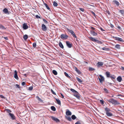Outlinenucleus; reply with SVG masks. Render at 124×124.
I'll return each mask as SVG.
<instances>
[{
    "label": "nucleus",
    "instance_id": "de8ad7c7",
    "mask_svg": "<svg viewBox=\"0 0 124 124\" xmlns=\"http://www.w3.org/2000/svg\"><path fill=\"white\" fill-rule=\"evenodd\" d=\"M102 49L103 50H107V48L105 47H103L102 48Z\"/></svg>",
    "mask_w": 124,
    "mask_h": 124
},
{
    "label": "nucleus",
    "instance_id": "0eeeda50",
    "mask_svg": "<svg viewBox=\"0 0 124 124\" xmlns=\"http://www.w3.org/2000/svg\"><path fill=\"white\" fill-rule=\"evenodd\" d=\"M42 29L44 31H46L47 30V28L46 26L44 24L42 25Z\"/></svg>",
    "mask_w": 124,
    "mask_h": 124
},
{
    "label": "nucleus",
    "instance_id": "a18cd8bd",
    "mask_svg": "<svg viewBox=\"0 0 124 124\" xmlns=\"http://www.w3.org/2000/svg\"><path fill=\"white\" fill-rule=\"evenodd\" d=\"M43 21L44 22L46 23H47V22L46 21L45 19H43Z\"/></svg>",
    "mask_w": 124,
    "mask_h": 124
},
{
    "label": "nucleus",
    "instance_id": "aec40b11",
    "mask_svg": "<svg viewBox=\"0 0 124 124\" xmlns=\"http://www.w3.org/2000/svg\"><path fill=\"white\" fill-rule=\"evenodd\" d=\"M89 39L91 40L92 41L95 42L96 40V39H95V38L92 37H90L89 38Z\"/></svg>",
    "mask_w": 124,
    "mask_h": 124
},
{
    "label": "nucleus",
    "instance_id": "4d7b16f0",
    "mask_svg": "<svg viewBox=\"0 0 124 124\" xmlns=\"http://www.w3.org/2000/svg\"><path fill=\"white\" fill-rule=\"evenodd\" d=\"M0 97L2 98H4V96L2 95H0Z\"/></svg>",
    "mask_w": 124,
    "mask_h": 124
},
{
    "label": "nucleus",
    "instance_id": "6ab92c4d",
    "mask_svg": "<svg viewBox=\"0 0 124 124\" xmlns=\"http://www.w3.org/2000/svg\"><path fill=\"white\" fill-rule=\"evenodd\" d=\"M56 101L57 102V103L59 104V105H60L61 104V101L59 99H56Z\"/></svg>",
    "mask_w": 124,
    "mask_h": 124
},
{
    "label": "nucleus",
    "instance_id": "09e8293b",
    "mask_svg": "<svg viewBox=\"0 0 124 124\" xmlns=\"http://www.w3.org/2000/svg\"><path fill=\"white\" fill-rule=\"evenodd\" d=\"M51 91L52 93L53 94H54V95H55L56 94L53 91V90L52 89L51 90Z\"/></svg>",
    "mask_w": 124,
    "mask_h": 124
},
{
    "label": "nucleus",
    "instance_id": "6e6d98bb",
    "mask_svg": "<svg viewBox=\"0 0 124 124\" xmlns=\"http://www.w3.org/2000/svg\"><path fill=\"white\" fill-rule=\"evenodd\" d=\"M121 69L123 70H124V67H121Z\"/></svg>",
    "mask_w": 124,
    "mask_h": 124
},
{
    "label": "nucleus",
    "instance_id": "a19ab883",
    "mask_svg": "<svg viewBox=\"0 0 124 124\" xmlns=\"http://www.w3.org/2000/svg\"><path fill=\"white\" fill-rule=\"evenodd\" d=\"M105 110L106 111V112H109V111H110V109L109 108H105Z\"/></svg>",
    "mask_w": 124,
    "mask_h": 124
},
{
    "label": "nucleus",
    "instance_id": "4c0bfd02",
    "mask_svg": "<svg viewBox=\"0 0 124 124\" xmlns=\"http://www.w3.org/2000/svg\"><path fill=\"white\" fill-rule=\"evenodd\" d=\"M33 88V87L32 86H30L29 87L28 90H32Z\"/></svg>",
    "mask_w": 124,
    "mask_h": 124
},
{
    "label": "nucleus",
    "instance_id": "72a5a7b5",
    "mask_svg": "<svg viewBox=\"0 0 124 124\" xmlns=\"http://www.w3.org/2000/svg\"><path fill=\"white\" fill-rule=\"evenodd\" d=\"M44 4L46 8L48 9L49 10L50 9V8L46 4V3H44Z\"/></svg>",
    "mask_w": 124,
    "mask_h": 124
},
{
    "label": "nucleus",
    "instance_id": "9b49d317",
    "mask_svg": "<svg viewBox=\"0 0 124 124\" xmlns=\"http://www.w3.org/2000/svg\"><path fill=\"white\" fill-rule=\"evenodd\" d=\"M91 34L94 36H96L97 35V33H95L94 31L92 30L91 31Z\"/></svg>",
    "mask_w": 124,
    "mask_h": 124
},
{
    "label": "nucleus",
    "instance_id": "603ef678",
    "mask_svg": "<svg viewBox=\"0 0 124 124\" xmlns=\"http://www.w3.org/2000/svg\"><path fill=\"white\" fill-rule=\"evenodd\" d=\"M25 82H23L22 84V85H24L25 84Z\"/></svg>",
    "mask_w": 124,
    "mask_h": 124
},
{
    "label": "nucleus",
    "instance_id": "f3484780",
    "mask_svg": "<svg viewBox=\"0 0 124 124\" xmlns=\"http://www.w3.org/2000/svg\"><path fill=\"white\" fill-rule=\"evenodd\" d=\"M117 81L119 82H120L122 80V78L121 77L119 76L117 77Z\"/></svg>",
    "mask_w": 124,
    "mask_h": 124
},
{
    "label": "nucleus",
    "instance_id": "2f4dec72",
    "mask_svg": "<svg viewBox=\"0 0 124 124\" xmlns=\"http://www.w3.org/2000/svg\"><path fill=\"white\" fill-rule=\"evenodd\" d=\"M51 109L52 110H53L54 111H55L56 110V109H55V108L53 106H51Z\"/></svg>",
    "mask_w": 124,
    "mask_h": 124
},
{
    "label": "nucleus",
    "instance_id": "774afa93",
    "mask_svg": "<svg viewBox=\"0 0 124 124\" xmlns=\"http://www.w3.org/2000/svg\"><path fill=\"white\" fill-rule=\"evenodd\" d=\"M118 28L119 29H120V26H118Z\"/></svg>",
    "mask_w": 124,
    "mask_h": 124
},
{
    "label": "nucleus",
    "instance_id": "a211bd4d",
    "mask_svg": "<svg viewBox=\"0 0 124 124\" xmlns=\"http://www.w3.org/2000/svg\"><path fill=\"white\" fill-rule=\"evenodd\" d=\"M106 114L108 116H112V114L109 112H106Z\"/></svg>",
    "mask_w": 124,
    "mask_h": 124
},
{
    "label": "nucleus",
    "instance_id": "3c124183",
    "mask_svg": "<svg viewBox=\"0 0 124 124\" xmlns=\"http://www.w3.org/2000/svg\"><path fill=\"white\" fill-rule=\"evenodd\" d=\"M76 72H77L78 74H79L81 73V72L79 70H78Z\"/></svg>",
    "mask_w": 124,
    "mask_h": 124
},
{
    "label": "nucleus",
    "instance_id": "b1692460",
    "mask_svg": "<svg viewBox=\"0 0 124 124\" xmlns=\"http://www.w3.org/2000/svg\"><path fill=\"white\" fill-rule=\"evenodd\" d=\"M115 47L116 48L119 49L120 48V45H119L117 44L115 46Z\"/></svg>",
    "mask_w": 124,
    "mask_h": 124
},
{
    "label": "nucleus",
    "instance_id": "4468645a",
    "mask_svg": "<svg viewBox=\"0 0 124 124\" xmlns=\"http://www.w3.org/2000/svg\"><path fill=\"white\" fill-rule=\"evenodd\" d=\"M74 95L78 99H80V97L79 96V94L78 92L77 93H75L74 94Z\"/></svg>",
    "mask_w": 124,
    "mask_h": 124
},
{
    "label": "nucleus",
    "instance_id": "58836bf2",
    "mask_svg": "<svg viewBox=\"0 0 124 124\" xmlns=\"http://www.w3.org/2000/svg\"><path fill=\"white\" fill-rule=\"evenodd\" d=\"M89 70L90 71H93L94 70V69L91 67L89 68Z\"/></svg>",
    "mask_w": 124,
    "mask_h": 124
},
{
    "label": "nucleus",
    "instance_id": "2eb2a0df",
    "mask_svg": "<svg viewBox=\"0 0 124 124\" xmlns=\"http://www.w3.org/2000/svg\"><path fill=\"white\" fill-rule=\"evenodd\" d=\"M97 66L98 67H99L100 66H102L103 65V63L102 62H99L97 63Z\"/></svg>",
    "mask_w": 124,
    "mask_h": 124
},
{
    "label": "nucleus",
    "instance_id": "864d4df0",
    "mask_svg": "<svg viewBox=\"0 0 124 124\" xmlns=\"http://www.w3.org/2000/svg\"><path fill=\"white\" fill-rule=\"evenodd\" d=\"M36 17L38 18H40V17L38 15H36Z\"/></svg>",
    "mask_w": 124,
    "mask_h": 124
},
{
    "label": "nucleus",
    "instance_id": "69168bd1",
    "mask_svg": "<svg viewBox=\"0 0 124 124\" xmlns=\"http://www.w3.org/2000/svg\"><path fill=\"white\" fill-rule=\"evenodd\" d=\"M101 30L102 31H104L103 30L102 28H101Z\"/></svg>",
    "mask_w": 124,
    "mask_h": 124
},
{
    "label": "nucleus",
    "instance_id": "7ed1b4c3",
    "mask_svg": "<svg viewBox=\"0 0 124 124\" xmlns=\"http://www.w3.org/2000/svg\"><path fill=\"white\" fill-rule=\"evenodd\" d=\"M67 31L71 33L73 37L75 38L76 37V36L75 33L72 30H70L69 29H67Z\"/></svg>",
    "mask_w": 124,
    "mask_h": 124
},
{
    "label": "nucleus",
    "instance_id": "a878e982",
    "mask_svg": "<svg viewBox=\"0 0 124 124\" xmlns=\"http://www.w3.org/2000/svg\"><path fill=\"white\" fill-rule=\"evenodd\" d=\"M70 91L72 92H73L74 93H78V92L76 91V90H75L72 89H70Z\"/></svg>",
    "mask_w": 124,
    "mask_h": 124
},
{
    "label": "nucleus",
    "instance_id": "f03ea898",
    "mask_svg": "<svg viewBox=\"0 0 124 124\" xmlns=\"http://www.w3.org/2000/svg\"><path fill=\"white\" fill-rule=\"evenodd\" d=\"M99 77H98L101 83H102V82L104 80V78L101 75H99Z\"/></svg>",
    "mask_w": 124,
    "mask_h": 124
},
{
    "label": "nucleus",
    "instance_id": "f704fd0d",
    "mask_svg": "<svg viewBox=\"0 0 124 124\" xmlns=\"http://www.w3.org/2000/svg\"><path fill=\"white\" fill-rule=\"evenodd\" d=\"M36 98L40 101L42 102V100L38 96H37Z\"/></svg>",
    "mask_w": 124,
    "mask_h": 124
},
{
    "label": "nucleus",
    "instance_id": "39448f33",
    "mask_svg": "<svg viewBox=\"0 0 124 124\" xmlns=\"http://www.w3.org/2000/svg\"><path fill=\"white\" fill-rule=\"evenodd\" d=\"M61 38L62 39H67L68 36L65 34H62L61 36Z\"/></svg>",
    "mask_w": 124,
    "mask_h": 124
},
{
    "label": "nucleus",
    "instance_id": "cd10ccee",
    "mask_svg": "<svg viewBox=\"0 0 124 124\" xmlns=\"http://www.w3.org/2000/svg\"><path fill=\"white\" fill-rule=\"evenodd\" d=\"M23 38L24 40H26L28 38V36L27 35H25L23 37Z\"/></svg>",
    "mask_w": 124,
    "mask_h": 124
},
{
    "label": "nucleus",
    "instance_id": "c9c22d12",
    "mask_svg": "<svg viewBox=\"0 0 124 124\" xmlns=\"http://www.w3.org/2000/svg\"><path fill=\"white\" fill-rule=\"evenodd\" d=\"M53 5L54 6L56 7L57 5V3L55 2H53Z\"/></svg>",
    "mask_w": 124,
    "mask_h": 124
},
{
    "label": "nucleus",
    "instance_id": "338daca9",
    "mask_svg": "<svg viewBox=\"0 0 124 124\" xmlns=\"http://www.w3.org/2000/svg\"><path fill=\"white\" fill-rule=\"evenodd\" d=\"M91 28L92 29H94V28H93V27H91Z\"/></svg>",
    "mask_w": 124,
    "mask_h": 124
},
{
    "label": "nucleus",
    "instance_id": "5701e85b",
    "mask_svg": "<svg viewBox=\"0 0 124 124\" xmlns=\"http://www.w3.org/2000/svg\"><path fill=\"white\" fill-rule=\"evenodd\" d=\"M0 28L3 30L6 29V28L4 26L1 24L0 25Z\"/></svg>",
    "mask_w": 124,
    "mask_h": 124
},
{
    "label": "nucleus",
    "instance_id": "680f3d73",
    "mask_svg": "<svg viewBox=\"0 0 124 124\" xmlns=\"http://www.w3.org/2000/svg\"><path fill=\"white\" fill-rule=\"evenodd\" d=\"M92 13L93 15L94 16H95V14L92 11Z\"/></svg>",
    "mask_w": 124,
    "mask_h": 124
},
{
    "label": "nucleus",
    "instance_id": "412c9836",
    "mask_svg": "<svg viewBox=\"0 0 124 124\" xmlns=\"http://www.w3.org/2000/svg\"><path fill=\"white\" fill-rule=\"evenodd\" d=\"M3 11L4 13H5V14L7 13L8 12V9L6 8L4 9L3 10Z\"/></svg>",
    "mask_w": 124,
    "mask_h": 124
},
{
    "label": "nucleus",
    "instance_id": "20e7f679",
    "mask_svg": "<svg viewBox=\"0 0 124 124\" xmlns=\"http://www.w3.org/2000/svg\"><path fill=\"white\" fill-rule=\"evenodd\" d=\"M50 117L53 120L55 121L57 123L60 122V120L57 118L52 116H51Z\"/></svg>",
    "mask_w": 124,
    "mask_h": 124
},
{
    "label": "nucleus",
    "instance_id": "9d476101",
    "mask_svg": "<svg viewBox=\"0 0 124 124\" xmlns=\"http://www.w3.org/2000/svg\"><path fill=\"white\" fill-rule=\"evenodd\" d=\"M9 115L12 119L14 120L15 119V116L13 114L9 113Z\"/></svg>",
    "mask_w": 124,
    "mask_h": 124
},
{
    "label": "nucleus",
    "instance_id": "6e6552de",
    "mask_svg": "<svg viewBox=\"0 0 124 124\" xmlns=\"http://www.w3.org/2000/svg\"><path fill=\"white\" fill-rule=\"evenodd\" d=\"M66 44L67 46L69 48H70L72 47V45L69 41H66Z\"/></svg>",
    "mask_w": 124,
    "mask_h": 124
},
{
    "label": "nucleus",
    "instance_id": "c85d7f7f",
    "mask_svg": "<svg viewBox=\"0 0 124 124\" xmlns=\"http://www.w3.org/2000/svg\"><path fill=\"white\" fill-rule=\"evenodd\" d=\"M64 74L65 76L69 78H70V77L69 75L68 74V73H66V72H65L64 73Z\"/></svg>",
    "mask_w": 124,
    "mask_h": 124
},
{
    "label": "nucleus",
    "instance_id": "4be33fe9",
    "mask_svg": "<svg viewBox=\"0 0 124 124\" xmlns=\"http://www.w3.org/2000/svg\"><path fill=\"white\" fill-rule=\"evenodd\" d=\"M59 46L62 48H63V46L62 43L61 42L59 43Z\"/></svg>",
    "mask_w": 124,
    "mask_h": 124
},
{
    "label": "nucleus",
    "instance_id": "c03bdc74",
    "mask_svg": "<svg viewBox=\"0 0 124 124\" xmlns=\"http://www.w3.org/2000/svg\"><path fill=\"white\" fill-rule=\"evenodd\" d=\"M110 77L112 79H114L115 78L114 77V76H111Z\"/></svg>",
    "mask_w": 124,
    "mask_h": 124
},
{
    "label": "nucleus",
    "instance_id": "bf43d9fd",
    "mask_svg": "<svg viewBox=\"0 0 124 124\" xmlns=\"http://www.w3.org/2000/svg\"><path fill=\"white\" fill-rule=\"evenodd\" d=\"M74 69H75V70L76 71H77L78 70V69L76 67H75V68H74Z\"/></svg>",
    "mask_w": 124,
    "mask_h": 124
},
{
    "label": "nucleus",
    "instance_id": "473e14b6",
    "mask_svg": "<svg viewBox=\"0 0 124 124\" xmlns=\"http://www.w3.org/2000/svg\"><path fill=\"white\" fill-rule=\"evenodd\" d=\"M71 118L73 119L74 120L76 118V117L74 115H73L71 116Z\"/></svg>",
    "mask_w": 124,
    "mask_h": 124
},
{
    "label": "nucleus",
    "instance_id": "79ce46f5",
    "mask_svg": "<svg viewBox=\"0 0 124 124\" xmlns=\"http://www.w3.org/2000/svg\"><path fill=\"white\" fill-rule=\"evenodd\" d=\"M33 46L34 47H35L36 46V43H33Z\"/></svg>",
    "mask_w": 124,
    "mask_h": 124
},
{
    "label": "nucleus",
    "instance_id": "5fc2aeb1",
    "mask_svg": "<svg viewBox=\"0 0 124 124\" xmlns=\"http://www.w3.org/2000/svg\"><path fill=\"white\" fill-rule=\"evenodd\" d=\"M16 86H17V87H18V88H20V86H19V85H18V84H16Z\"/></svg>",
    "mask_w": 124,
    "mask_h": 124
},
{
    "label": "nucleus",
    "instance_id": "37998d69",
    "mask_svg": "<svg viewBox=\"0 0 124 124\" xmlns=\"http://www.w3.org/2000/svg\"><path fill=\"white\" fill-rule=\"evenodd\" d=\"M100 102L101 103V104H104V101L103 100H100Z\"/></svg>",
    "mask_w": 124,
    "mask_h": 124
},
{
    "label": "nucleus",
    "instance_id": "423d86ee",
    "mask_svg": "<svg viewBox=\"0 0 124 124\" xmlns=\"http://www.w3.org/2000/svg\"><path fill=\"white\" fill-rule=\"evenodd\" d=\"M14 78L17 80H18L19 79V78L17 74V72L16 70H15L14 71Z\"/></svg>",
    "mask_w": 124,
    "mask_h": 124
},
{
    "label": "nucleus",
    "instance_id": "e2e57ef3",
    "mask_svg": "<svg viewBox=\"0 0 124 124\" xmlns=\"http://www.w3.org/2000/svg\"><path fill=\"white\" fill-rule=\"evenodd\" d=\"M4 38L5 39L7 40L8 39V38L7 37H4Z\"/></svg>",
    "mask_w": 124,
    "mask_h": 124
},
{
    "label": "nucleus",
    "instance_id": "1a4fd4ad",
    "mask_svg": "<svg viewBox=\"0 0 124 124\" xmlns=\"http://www.w3.org/2000/svg\"><path fill=\"white\" fill-rule=\"evenodd\" d=\"M23 28L25 30L28 28V26L26 23H24L23 24Z\"/></svg>",
    "mask_w": 124,
    "mask_h": 124
},
{
    "label": "nucleus",
    "instance_id": "8fccbe9b",
    "mask_svg": "<svg viewBox=\"0 0 124 124\" xmlns=\"http://www.w3.org/2000/svg\"><path fill=\"white\" fill-rule=\"evenodd\" d=\"M80 10H81L83 12L84 11V9L83 8H79Z\"/></svg>",
    "mask_w": 124,
    "mask_h": 124
},
{
    "label": "nucleus",
    "instance_id": "e433bc0d",
    "mask_svg": "<svg viewBox=\"0 0 124 124\" xmlns=\"http://www.w3.org/2000/svg\"><path fill=\"white\" fill-rule=\"evenodd\" d=\"M96 42L98 44H101L102 43V42L101 41H100L99 40H96Z\"/></svg>",
    "mask_w": 124,
    "mask_h": 124
},
{
    "label": "nucleus",
    "instance_id": "bb28decb",
    "mask_svg": "<svg viewBox=\"0 0 124 124\" xmlns=\"http://www.w3.org/2000/svg\"><path fill=\"white\" fill-rule=\"evenodd\" d=\"M106 74L107 77H110V73L108 72H106Z\"/></svg>",
    "mask_w": 124,
    "mask_h": 124
},
{
    "label": "nucleus",
    "instance_id": "f257e3e1",
    "mask_svg": "<svg viewBox=\"0 0 124 124\" xmlns=\"http://www.w3.org/2000/svg\"><path fill=\"white\" fill-rule=\"evenodd\" d=\"M108 101L110 103H112V104L115 105H118L120 104L117 101H116L113 99H111L109 100Z\"/></svg>",
    "mask_w": 124,
    "mask_h": 124
},
{
    "label": "nucleus",
    "instance_id": "dca6fc26",
    "mask_svg": "<svg viewBox=\"0 0 124 124\" xmlns=\"http://www.w3.org/2000/svg\"><path fill=\"white\" fill-rule=\"evenodd\" d=\"M113 3L116 4L117 6H119V3L118 1H117L116 0H113Z\"/></svg>",
    "mask_w": 124,
    "mask_h": 124
},
{
    "label": "nucleus",
    "instance_id": "c756f323",
    "mask_svg": "<svg viewBox=\"0 0 124 124\" xmlns=\"http://www.w3.org/2000/svg\"><path fill=\"white\" fill-rule=\"evenodd\" d=\"M52 72L55 75H56L57 74V72L56 70H53Z\"/></svg>",
    "mask_w": 124,
    "mask_h": 124
},
{
    "label": "nucleus",
    "instance_id": "ea45409f",
    "mask_svg": "<svg viewBox=\"0 0 124 124\" xmlns=\"http://www.w3.org/2000/svg\"><path fill=\"white\" fill-rule=\"evenodd\" d=\"M104 90L106 93H108V91L106 88H104Z\"/></svg>",
    "mask_w": 124,
    "mask_h": 124
},
{
    "label": "nucleus",
    "instance_id": "ddd939ff",
    "mask_svg": "<svg viewBox=\"0 0 124 124\" xmlns=\"http://www.w3.org/2000/svg\"><path fill=\"white\" fill-rule=\"evenodd\" d=\"M66 114L67 115H71L72 114L71 112L69 110H68L66 112Z\"/></svg>",
    "mask_w": 124,
    "mask_h": 124
},
{
    "label": "nucleus",
    "instance_id": "393cba45",
    "mask_svg": "<svg viewBox=\"0 0 124 124\" xmlns=\"http://www.w3.org/2000/svg\"><path fill=\"white\" fill-rule=\"evenodd\" d=\"M76 78L78 81L79 82L81 83L82 82V81L81 80L78 78L77 77Z\"/></svg>",
    "mask_w": 124,
    "mask_h": 124
},
{
    "label": "nucleus",
    "instance_id": "7c9ffc66",
    "mask_svg": "<svg viewBox=\"0 0 124 124\" xmlns=\"http://www.w3.org/2000/svg\"><path fill=\"white\" fill-rule=\"evenodd\" d=\"M66 118L69 121H71L72 120V119L70 117H66Z\"/></svg>",
    "mask_w": 124,
    "mask_h": 124
},
{
    "label": "nucleus",
    "instance_id": "13d9d810",
    "mask_svg": "<svg viewBox=\"0 0 124 124\" xmlns=\"http://www.w3.org/2000/svg\"><path fill=\"white\" fill-rule=\"evenodd\" d=\"M91 6H93L91 5H89V4L88 5L87 7L89 8Z\"/></svg>",
    "mask_w": 124,
    "mask_h": 124
},
{
    "label": "nucleus",
    "instance_id": "052dcab7",
    "mask_svg": "<svg viewBox=\"0 0 124 124\" xmlns=\"http://www.w3.org/2000/svg\"><path fill=\"white\" fill-rule=\"evenodd\" d=\"M75 124H80V122H77Z\"/></svg>",
    "mask_w": 124,
    "mask_h": 124
},
{
    "label": "nucleus",
    "instance_id": "0e129e2a",
    "mask_svg": "<svg viewBox=\"0 0 124 124\" xmlns=\"http://www.w3.org/2000/svg\"><path fill=\"white\" fill-rule=\"evenodd\" d=\"M61 97L63 98H64V96L61 93Z\"/></svg>",
    "mask_w": 124,
    "mask_h": 124
},
{
    "label": "nucleus",
    "instance_id": "f8f14e48",
    "mask_svg": "<svg viewBox=\"0 0 124 124\" xmlns=\"http://www.w3.org/2000/svg\"><path fill=\"white\" fill-rule=\"evenodd\" d=\"M115 39L120 41H123L122 39L121 38L118 37H115Z\"/></svg>",
    "mask_w": 124,
    "mask_h": 124
},
{
    "label": "nucleus",
    "instance_id": "49530a36",
    "mask_svg": "<svg viewBox=\"0 0 124 124\" xmlns=\"http://www.w3.org/2000/svg\"><path fill=\"white\" fill-rule=\"evenodd\" d=\"M6 111L8 113H10V112H11V111L9 109L7 110Z\"/></svg>",
    "mask_w": 124,
    "mask_h": 124
}]
</instances>
